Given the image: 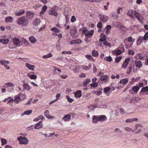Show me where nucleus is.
I'll use <instances>...</instances> for the list:
<instances>
[{
	"mask_svg": "<svg viewBox=\"0 0 148 148\" xmlns=\"http://www.w3.org/2000/svg\"><path fill=\"white\" fill-rule=\"evenodd\" d=\"M17 23L18 25L25 26L28 24V20L27 17L25 16H22L18 19Z\"/></svg>",
	"mask_w": 148,
	"mask_h": 148,
	"instance_id": "1",
	"label": "nucleus"
},
{
	"mask_svg": "<svg viewBox=\"0 0 148 148\" xmlns=\"http://www.w3.org/2000/svg\"><path fill=\"white\" fill-rule=\"evenodd\" d=\"M135 39L131 36H130L127 39H125L124 40V42L126 47L129 49L131 47L132 44L133 43Z\"/></svg>",
	"mask_w": 148,
	"mask_h": 148,
	"instance_id": "2",
	"label": "nucleus"
},
{
	"mask_svg": "<svg viewBox=\"0 0 148 148\" xmlns=\"http://www.w3.org/2000/svg\"><path fill=\"white\" fill-rule=\"evenodd\" d=\"M26 98V96L24 93L20 94L18 96H16L14 97V99H13L14 101L16 103H18L21 100L25 99Z\"/></svg>",
	"mask_w": 148,
	"mask_h": 148,
	"instance_id": "3",
	"label": "nucleus"
},
{
	"mask_svg": "<svg viewBox=\"0 0 148 148\" xmlns=\"http://www.w3.org/2000/svg\"><path fill=\"white\" fill-rule=\"evenodd\" d=\"M18 140L19 141V143L21 144H27L29 141L27 138L24 137L19 136L18 138Z\"/></svg>",
	"mask_w": 148,
	"mask_h": 148,
	"instance_id": "4",
	"label": "nucleus"
},
{
	"mask_svg": "<svg viewBox=\"0 0 148 148\" xmlns=\"http://www.w3.org/2000/svg\"><path fill=\"white\" fill-rule=\"evenodd\" d=\"M143 127V126L141 124H137L135 125V130H137L135 133L139 134L141 131V128Z\"/></svg>",
	"mask_w": 148,
	"mask_h": 148,
	"instance_id": "5",
	"label": "nucleus"
},
{
	"mask_svg": "<svg viewBox=\"0 0 148 148\" xmlns=\"http://www.w3.org/2000/svg\"><path fill=\"white\" fill-rule=\"evenodd\" d=\"M132 69L133 71L134 72H136L138 70L137 69H135L134 65L131 64L128 66L127 69V73L129 74L131 73Z\"/></svg>",
	"mask_w": 148,
	"mask_h": 148,
	"instance_id": "6",
	"label": "nucleus"
},
{
	"mask_svg": "<svg viewBox=\"0 0 148 148\" xmlns=\"http://www.w3.org/2000/svg\"><path fill=\"white\" fill-rule=\"evenodd\" d=\"M0 63L2 65H3L5 68L7 70H9L10 69V66L8 65L9 64V62L8 61L5 60H1Z\"/></svg>",
	"mask_w": 148,
	"mask_h": 148,
	"instance_id": "7",
	"label": "nucleus"
},
{
	"mask_svg": "<svg viewBox=\"0 0 148 148\" xmlns=\"http://www.w3.org/2000/svg\"><path fill=\"white\" fill-rule=\"evenodd\" d=\"M130 60V58H129L126 59L123 64L122 66V68H123L124 69H125L127 66Z\"/></svg>",
	"mask_w": 148,
	"mask_h": 148,
	"instance_id": "8",
	"label": "nucleus"
},
{
	"mask_svg": "<svg viewBox=\"0 0 148 148\" xmlns=\"http://www.w3.org/2000/svg\"><path fill=\"white\" fill-rule=\"evenodd\" d=\"M99 17L101 20L104 22H106L108 20V18L106 16H104L103 15H99Z\"/></svg>",
	"mask_w": 148,
	"mask_h": 148,
	"instance_id": "9",
	"label": "nucleus"
},
{
	"mask_svg": "<svg viewBox=\"0 0 148 148\" xmlns=\"http://www.w3.org/2000/svg\"><path fill=\"white\" fill-rule=\"evenodd\" d=\"M13 42L15 45H18L20 43V41L19 40L16 38L13 39Z\"/></svg>",
	"mask_w": 148,
	"mask_h": 148,
	"instance_id": "10",
	"label": "nucleus"
},
{
	"mask_svg": "<svg viewBox=\"0 0 148 148\" xmlns=\"http://www.w3.org/2000/svg\"><path fill=\"white\" fill-rule=\"evenodd\" d=\"M42 122H40L36 124L34 128L35 129H38L41 128L42 127Z\"/></svg>",
	"mask_w": 148,
	"mask_h": 148,
	"instance_id": "11",
	"label": "nucleus"
},
{
	"mask_svg": "<svg viewBox=\"0 0 148 148\" xmlns=\"http://www.w3.org/2000/svg\"><path fill=\"white\" fill-rule=\"evenodd\" d=\"M45 116L48 119H53V116H52L49 114V111L48 110H46L45 112Z\"/></svg>",
	"mask_w": 148,
	"mask_h": 148,
	"instance_id": "12",
	"label": "nucleus"
},
{
	"mask_svg": "<svg viewBox=\"0 0 148 148\" xmlns=\"http://www.w3.org/2000/svg\"><path fill=\"white\" fill-rule=\"evenodd\" d=\"M49 14L51 15H54L56 16H57L58 15V13L56 11L53 10H50L49 11Z\"/></svg>",
	"mask_w": 148,
	"mask_h": 148,
	"instance_id": "13",
	"label": "nucleus"
},
{
	"mask_svg": "<svg viewBox=\"0 0 148 148\" xmlns=\"http://www.w3.org/2000/svg\"><path fill=\"white\" fill-rule=\"evenodd\" d=\"M94 31L91 30L85 34V36L87 38H89L93 34Z\"/></svg>",
	"mask_w": 148,
	"mask_h": 148,
	"instance_id": "14",
	"label": "nucleus"
},
{
	"mask_svg": "<svg viewBox=\"0 0 148 148\" xmlns=\"http://www.w3.org/2000/svg\"><path fill=\"white\" fill-rule=\"evenodd\" d=\"M77 32V29L76 28H74L73 29H71L70 34L71 36L73 37L75 36V34Z\"/></svg>",
	"mask_w": 148,
	"mask_h": 148,
	"instance_id": "15",
	"label": "nucleus"
},
{
	"mask_svg": "<svg viewBox=\"0 0 148 148\" xmlns=\"http://www.w3.org/2000/svg\"><path fill=\"white\" fill-rule=\"evenodd\" d=\"M106 36L103 34H101L100 36V39L99 40L100 41L102 42L104 40H106Z\"/></svg>",
	"mask_w": 148,
	"mask_h": 148,
	"instance_id": "16",
	"label": "nucleus"
},
{
	"mask_svg": "<svg viewBox=\"0 0 148 148\" xmlns=\"http://www.w3.org/2000/svg\"><path fill=\"white\" fill-rule=\"evenodd\" d=\"M99 121V116H92V122L94 123H96Z\"/></svg>",
	"mask_w": 148,
	"mask_h": 148,
	"instance_id": "17",
	"label": "nucleus"
},
{
	"mask_svg": "<svg viewBox=\"0 0 148 148\" xmlns=\"http://www.w3.org/2000/svg\"><path fill=\"white\" fill-rule=\"evenodd\" d=\"M25 66L28 69L32 70H33L35 67L34 66L31 65L28 63H26L25 64Z\"/></svg>",
	"mask_w": 148,
	"mask_h": 148,
	"instance_id": "18",
	"label": "nucleus"
},
{
	"mask_svg": "<svg viewBox=\"0 0 148 148\" xmlns=\"http://www.w3.org/2000/svg\"><path fill=\"white\" fill-rule=\"evenodd\" d=\"M63 119L65 121H69L71 119V115L69 114L65 115L64 116Z\"/></svg>",
	"mask_w": 148,
	"mask_h": 148,
	"instance_id": "19",
	"label": "nucleus"
},
{
	"mask_svg": "<svg viewBox=\"0 0 148 148\" xmlns=\"http://www.w3.org/2000/svg\"><path fill=\"white\" fill-rule=\"evenodd\" d=\"M9 41V39L8 38H4L0 40V42L6 45L8 43Z\"/></svg>",
	"mask_w": 148,
	"mask_h": 148,
	"instance_id": "20",
	"label": "nucleus"
},
{
	"mask_svg": "<svg viewBox=\"0 0 148 148\" xmlns=\"http://www.w3.org/2000/svg\"><path fill=\"white\" fill-rule=\"evenodd\" d=\"M134 64L138 68H140L142 66V64L141 62L140 61H135Z\"/></svg>",
	"mask_w": 148,
	"mask_h": 148,
	"instance_id": "21",
	"label": "nucleus"
},
{
	"mask_svg": "<svg viewBox=\"0 0 148 148\" xmlns=\"http://www.w3.org/2000/svg\"><path fill=\"white\" fill-rule=\"evenodd\" d=\"M75 97L76 98L80 97L82 95L81 91L80 90H78L76 91L75 94Z\"/></svg>",
	"mask_w": 148,
	"mask_h": 148,
	"instance_id": "22",
	"label": "nucleus"
},
{
	"mask_svg": "<svg viewBox=\"0 0 148 148\" xmlns=\"http://www.w3.org/2000/svg\"><path fill=\"white\" fill-rule=\"evenodd\" d=\"M29 40L31 43H34L36 41V39L33 36L30 37L29 38Z\"/></svg>",
	"mask_w": 148,
	"mask_h": 148,
	"instance_id": "23",
	"label": "nucleus"
},
{
	"mask_svg": "<svg viewBox=\"0 0 148 148\" xmlns=\"http://www.w3.org/2000/svg\"><path fill=\"white\" fill-rule=\"evenodd\" d=\"M138 121V119L136 118L129 119L126 120L125 121L127 123H130L134 121Z\"/></svg>",
	"mask_w": 148,
	"mask_h": 148,
	"instance_id": "24",
	"label": "nucleus"
},
{
	"mask_svg": "<svg viewBox=\"0 0 148 148\" xmlns=\"http://www.w3.org/2000/svg\"><path fill=\"white\" fill-rule=\"evenodd\" d=\"M5 21L7 22L11 23L13 20V18L10 16H8L5 18Z\"/></svg>",
	"mask_w": 148,
	"mask_h": 148,
	"instance_id": "25",
	"label": "nucleus"
},
{
	"mask_svg": "<svg viewBox=\"0 0 148 148\" xmlns=\"http://www.w3.org/2000/svg\"><path fill=\"white\" fill-rule=\"evenodd\" d=\"M34 14L33 13L31 12H28L26 13V15L29 18H32L34 16Z\"/></svg>",
	"mask_w": 148,
	"mask_h": 148,
	"instance_id": "26",
	"label": "nucleus"
},
{
	"mask_svg": "<svg viewBox=\"0 0 148 148\" xmlns=\"http://www.w3.org/2000/svg\"><path fill=\"white\" fill-rule=\"evenodd\" d=\"M105 28L106 30V33L107 34H108L109 33L110 30L111 29V26L110 25H108Z\"/></svg>",
	"mask_w": 148,
	"mask_h": 148,
	"instance_id": "27",
	"label": "nucleus"
},
{
	"mask_svg": "<svg viewBox=\"0 0 148 148\" xmlns=\"http://www.w3.org/2000/svg\"><path fill=\"white\" fill-rule=\"evenodd\" d=\"M98 116H99V121H103L107 119V118L105 115H101Z\"/></svg>",
	"mask_w": 148,
	"mask_h": 148,
	"instance_id": "28",
	"label": "nucleus"
},
{
	"mask_svg": "<svg viewBox=\"0 0 148 148\" xmlns=\"http://www.w3.org/2000/svg\"><path fill=\"white\" fill-rule=\"evenodd\" d=\"M52 56L53 55L51 53H49L48 54L43 56L42 58L44 59H46L51 58Z\"/></svg>",
	"mask_w": 148,
	"mask_h": 148,
	"instance_id": "29",
	"label": "nucleus"
},
{
	"mask_svg": "<svg viewBox=\"0 0 148 148\" xmlns=\"http://www.w3.org/2000/svg\"><path fill=\"white\" fill-rule=\"evenodd\" d=\"M25 12L23 10H20L19 12H16L15 14L16 16H21Z\"/></svg>",
	"mask_w": 148,
	"mask_h": 148,
	"instance_id": "30",
	"label": "nucleus"
},
{
	"mask_svg": "<svg viewBox=\"0 0 148 148\" xmlns=\"http://www.w3.org/2000/svg\"><path fill=\"white\" fill-rule=\"evenodd\" d=\"M121 53V51L120 49L115 50L114 51V54H115L116 56L120 54Z\"/></svg>",
	"mask_w": 148,
	"mask_h": 148,
	"instance_id": "31",
	"label": "nucleus"
},
{
	"mask_svg": "<svg viewBox=\"0 0 148 148\" xmlns=\"http://www.w3.org/2000/svg\"><path fill=\"white\" fill-rule=\"evenodd\" d=\"M139 88V86H134L132 88V90L134 91L136 93L138 91V90Z\"/></svg>",
	"mask_w": 148,
	"mask_h": 148,
	"instance_id": "32",
	"label": "nucleus"
},
{
	"mask_svg": "<svg viewBox=\"0 0 148 148\" xmlns=\"http://www.w3.org/2000/svg\"><path fill=\"white\" fill-rule=\"evenodd\" d=\"M124 129L127 132H134V131L132 128L129 127H125Z\"/></svg>",
	"mask_w": 148,
	"mask_h": 148,
	"instance_id": "33",
	"label": "nucleus"
},
{
	"mask_svg": "<svg viewBox=\"0 0 148 148\" xmlns=\"http://www.w3.org/2000/svg\"><path fill=\"white\" fill-rule=\"evenodd\" d=\"M143 39L141 36L138 39V41L137 42V45H140L142 42Z\"/></svg>",
	"mask_w": 148,
	"mask_h": 148,
	"instance_id": "34",
	"label": "nucleus"
},
{
	"mask_svg": "<svg viewBox=\"0 0 148 148\" xmlns=\"http://www.w3.org/2000/svg\"><path fill=\"white\" fill-rule=\"evenodd\" d=\"M128 82L127 79L125 78L121 80L120 81L121 84H126Z\"/></svg>",
	"mask_w": 148,
	"mask_h": 148,
	"instance_id": "35",
	"label": "nucleus"
},
{
	"mask_svg": "<svg viewBox=\"0 0 148 148\" xmlns=\"http://www.w3.org/2000/svg\"><path fill=\"white\" fill-rule=\"evenodd\" d=\"M92 54L94 57H97L98 56V52L97 51H96L95 50L92 51Z\"/></svg>",
	"mask_w": 148,
	"mask_h": 148,
	"instance_id": "36",
	"label": "nucleus"
},
{
	"mask_svg": "<svg viewBox=\"0 0 148 148\" xmlns=\"http://www.w3.org/2000/svg\"><path fill=\"white\" fill-rule=\"evenodd\" d=\"M108 77L107 75H104L102 76L100 78L101 81H105L108 80Z\"/></svg>",
	"mask_w": 148,
	"mask_h": 148,
	"instance_id": "37",
	"label": "nucleus"
},
{
	"mask_svg": "<svg viewBox=\"0 0 148 148\" xmlns=\"http://www.w3.org/2000/svg\"><path fill=\"white\" fill-rule=\"evenodd\" d=\"M23 86V87L27 90H29L31 88L27 84H24Z\"/></svg>",
	"mask_w": 148,
	"mask_h": 148,
	"instance_id": "38",
	"label": "nucleus"
},
{
	"mask_svg": "<svg viewBox=\"0 0 148 148\" xmlns=\"http://www.w3.org/2000/svg\"><path fill=\"white\" fill-rule=\"evenodd\" d=\"M40 22V20L38 18H36L34 22V24L35 25H37L39 24Z\"/></svg>",
	"mask_w": 148,
	"mask_h": 148,
	"instance_id": "39",
	"label": "nucleus"
},
{
	"mask_svg": "<svg viewBox=\"0 0 148 148\" xmlns=\"http://www.w3.org/2000/svg\"><path fill=\"white\" fill-rule=\"evenodd\" d=\"M22 42L26 45H29V43L26 40L23 38L22 39Z\"/></svg>",
	"mask_w": 148,
	"mask_h": 148,
	"instance_id": "40",
	"label": "nucleus"
},
{
	"mask_svg": "<svg viewBox=\"0 0 148 148\" xmlns=\"http://www.w3.org/2000/svg\"><path fill=\"white\" fill-rule=\"evenodd\" d=\"M104 59L106 61L110 62H111L112 60V59L110 56L106 57L104 58Z\"/></svg>",
	"mask_w": 148,
	"mask_h": 148,
	"instance_id": "41",
	"label": "nucleus"
},
{
	"mask_svg": "<svg viewBox=\"0 0 148 148\" xmlns=\"http://www.w3.org/2000/svg\"><path fill=\"white\" fill-rule=\"evenodd\" d=\"M110 90V88L108 87L105 88L104 89V92L106 94Z\"/></svg>",
	"mask_w": 148,
	"mask_h": 148,
	"instance_id": "42",
	"label": "nucleus"
},
{
	"mask_svg": "<svg viewBox=\"0 0 148 148\" xmlns=\"http://www.w3.org/2000/svg\"><path fill=\"white\" fill-rule=\"evenodd\" d=\"M119 27L120 29L123 31H126L127 30V28L122 25H120V26H119Z\"/></svg>",
	"mask_w": 148,
	"mask_h": 148,
	"instance_id": "43",
	"label": "nucleus"
},
{
	"mask_svg": "<svg viewBox=\"0 0 148 148\" xmlns=\"http://www.w3.org/2000/svg\"><path fill=\"white\" fill-rule=\"evenodd\" d=\"M142 38L144 40H147V38H148V32L146 33L144 36Z\"/></svg>",
	"mask_w": 148,
	"mask_h": 148,
	"instance_id": "44",
	"label": "nucleus"
},
{
	"mask_svg": "<svg viewBox=\"0 0 148 148\" xmlns=\"http://www.w3.org/2000/svg\"><path fill=\"white\" fill-rule=\"evenodd\" d=\"M32 112V111L31 110H28L25 111L23 113V114L26 115H29L31 114Z\"/></svg>",
	"mask_w": 148,
	"mask_h": 148,
	"instance_id": "45",
	"label": "nucleus"
},
{
	"mask_svg": "<svg viewBox=\"0 0 148 148\" xmlns=\"http://www.w3.org/2000/svg\"><path fill=\"white\" fill-rule=\"evenodd\" d=\"M86 58H87V59H89V60H94V59H93V58H92V56H91L90 55H86Z\"/></svg>",
	"mask_w": 148,
	"mask_h": 148,
	"instance_id": "46",
	"label": "nucleus"
},
{
	"mask_svg": "<svg viewBox=\"0 0 148 148\" xmlns=\"http://www.w3.org/2000/svg\"><path fill=\"white\" fill-rule=\"evenodd\" d=\"M51 30L52 31L56 32H59V31L56 27H53L51 28Z\"/></svg>",
	"mask_w": 148,
	"mask_h": 148,
	"instance_id": "47",
	"label": "nucleus"
},
{
	"mask_svg": "<svg viewBox=\"0 0 148 148\" xmlns=\"http://www.w3.org/2000/svg\"><path fill=\"white\" fill-rule=\"evenodd\" d=\"M1 142L2 143V145H3L6 144L7 143V141L6 139L3 138L1 139Z\"/></svg>",
	"mask_w": 148,
	"mask_h": 148,
	"instance_id": "48",
	"label": "nucleus"
},
{
	"mask_svg": "<svg viewBox=\"0 0 148 148\" xmlns=\"http://www.w3.org/2000/svg\"><path fill=\"white\" fill-rule=\"evenodd\" d=\"M90 81V80L89 79H86L83 82V84L84 85H86L88 84Z\"/></svg>",
	"mask_w": 148,
	"mask_h": 148,
	"instance_id": "49",
	"label": "nucleus"
},
{
	"mask_svg": "<svg viewBox=\"0 0 148 148\" xmlns=\"http://www.w3.org/2000/svg\"><path fill=\"white\" fill-rule=\"evenodd\" d=\"M141 91L143 92H145L148 91V87L147 86L145 87H143L141 90Z\"/></svg>",
	"mask_w": 148,
	"mask_h": 148,
	"instance_id": "50",
	"label": "nucleus"
},
{
	"mask_svg": "<svg viewBox=\"0 0 148 148\" xmlns=\"http://www.w3.org/2000/svg\"><path fill=\"white\" fill-rule=\"evenodd\" d=\"M122 57L121 56L116 57L115 59V61L116 63L118 62L121 59Z\"/></svg>",
	"mask_w": 148,
	"mask_h": 148,
	"instance_id": "51",
	"label": "nucleus"
},
{
	"mask_svg": "<svg viewBox=\"0 0 148 148\" xmlns=\"http://www.w3.org/2000/svg\"><path fill=\"white\" fill-rule=\"evenodd\" d=\"M66 97L69 102L71 103L73 101V99L71 98L69 96L66 95Z\"/></svg>",
	"mask_w": 148,
	"mask_h": 148,
	"instance_id": "52",
	"label": "nucleus"
},
{
	"mask_svg": "<svg viewBox=\"0 0 148 148\" xmlns=\"http://www.w3.org/2000/svg\"><path fill=\"white\" fill-rule=\"evenodd\" d=\"M102 26V24L101 22H99L97 24V27L99 29H101Z\"/></svg>",
	"mask_w": 148,
	"mask_h": 148,
	"instance_id": "53",
	"label": "nucleus"
},
{
	"mask_svg": "<svg viewBox=\"0 0 148 148\" xmlns=\"http://www.w3.org/2000/svg\"><path fill=\"white\" fill-rule=\"evenodd\" d=\"M102 42H103V44H104L105 45L108 46H111V44L110 43L107 42V41H106V40H104L103 41H102Z\"/></svg>",
	"mask_w": 148,
	"mask_h": 148,
	"instance_id": "54",
	"label": "nucleus"
},
{
	"mask_svg": "<svg viewBox=\"0 0 148 148\" xmlns=\"http://www.w3.org/2000/svg\"><path fill=\"white\" fill-rule=\"evenodd\" d=\"M13 99H11L8 101V104L12 106L13 105Z\"/></svg>",
	"mask_w": 148,
	"mask_h": 148,
	"instance_id": "55",
	"label": "nucleus"
},
{
	"mask_svg": "<svg viewBox=\"0 0 148 148\" xmlns=\"http://www.w3.org/2000/svg\"><path fill=\"white\" fill-rule=\"evenodd\" d=\"M6 85L10 87H14V85L11 82H8L5 84Z\"/></svg>",
	"mask_w": 148,
	"mask_h": 148,
	"instance_id": "56",
	"label": "nucleus"
},
{
	"mask_svg": "<svg viewBox=\"0 0 148 148\" xmlns=\"http://www.w3.org/2000/svg\"><path fill=\"white\" fill-rule=\"evenodd\" d=\"M37 77L35 75H31L30 77V78L31 79H35Z\"/></svg>",
	"mask_w": 148,
	"mask_h": 148,
	"instance_id": "57",
	"label": "nucleus"
},
{
	"mask_svg": "<svg viewBox=\"0 0 148 148\" xmlns=\"http://www.w3.org/2000/svg\"><path fill=\"white\" fill-rule=\"evenodd\" d=\"M132 11L131 10H129L128 11L127 13V15L129 16L132 17L134 18L133 16H132Z\"/></svg>",
	"mask_w": 148,
	"mask_h": 148,
	"instance_id": "58",
	"label": "nucleus"
},
{
	"mask_svg": "<svg viewBox=\"0 0 148 148\" xmlns=\"http://www.w3.org/2000/svg\"><path fill=\"white\" fill-rule=\"evenodd\" d=\"M46 25L45 24L43 25L42 27L40 28L38 30V32H40L43 30L45 27Z\"/></svg>",
	"mask_w": 148,
	"mask_h": 148,
	"instance_id": "59",
	"label": "nucleus"
},
{
	"mask_svg": "<svg viewBox=\"0 0 148 148\" xmlns=\"http://www.w3.org/2000/svg\"><path fill=\"white\" fill-rule=\"evenodd\" d=\"M62 53L63 54H71V52L70 51H63L62 52Z\"/></svg>",
	"mask_w": 148,
	"mask_h": 148,
	"instance_id": "60",
	"label": "nucleus"
},
{
	"mask_svg": "<svg viewBox=\"0 0 148 148\" xmlns=\"http://www.w3.org/2000/svg\"><path fill=\"white\" fill-rule=\"evenodd\" d=\"M91 67V65H90L89 66H84L82 67V68L84 70H88Z\"/></svg>",
	"mask_w": 148,
	"mask_h": 148,
	"instance_id": "61",
	"label": "nucleus"
},
{
	"mask_svg": "<svg viewBox=\"0 0 148 148\" xmlns=\"http://www.w3.org/2000/svg\"><path fill=\"white\" fill-rule=\"evenodd\" d=\"M128 53L129 55H133L134 53V52L133 51H132L130 50H128Z\"/></svg>",
	"mask_w": 148,
	"mask_h": 148,
	"instance_id": "62",
	"label": "nucleus"
},
{
	"mask_svg": "<svg viewBox=\"0 0 148 148\" xmlns=\"http://www.w3.org/2000/svg\"><path fill=\"white\" fill-rule=\"evenodd\" d=\"M133 13L134 14L135 16L137 18H138L139 16H140V14L136 12L135 11H134Z\"/></svg>",
	"mask_w": 148,
	"mask_h": 148,
	"instance_id": "63",
	"label": "nucleus"
},
{
	"mask_svg": "<svg viewBox=\"0 0 148 148\" xmlns=\"http://www.w3.org/2000/svg\"><path fill=\"white\" fill-rule=\"evenodd\" d=\"M98 84L97 82H95L94 83H92L91 84V86L94 87L97 86H98Z\"/></svg>",
	"mask_w": 148,
	"mask_h": 148,
	"instance_id": "64",
	"label": "nucleus"
}]
</instances>
